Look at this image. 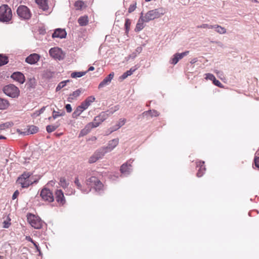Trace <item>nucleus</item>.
Segmentation results:
<instances>
[{"label":"nucleus","instance_id":"3c124183","mask_svg":"<svg viewBox=\"0 0 259 259\" xmlns=\"http://www.w3.org/2000/svg\"><path fill=\"white\" fill-rule=\"evenodd\" d=\"M178 58H177V57L175 56V55H173L172 57L171 58V59L169 61V62L170 64L175 65L178 62Z\"/></svg>","mask_w":259,"mask_h":259},{"label":"nucleus","instance_id":"c9c22d12","mask_svg":"<svg viewBox=\"0 0 259 259\" xmlns=\"http://www.w3.org/2000/svg\"><path fill=\"white\" fill-rule=\"evenodd\" d=\"M96 191L100 192V191L102 189L103 185L102 183L98 180V182H97L93 186Z\"/></svg>","mask_w":259,"mask_h":259},{"label":"nucleus","instance_id":"72a5a7b5","mask_svg":"<svg viewBox=\"0 0 259 259\" xmlns=\"http://www.w3.org/2000/svg\"><path fill=\"white\" fill-rule=\"evenodd\" d=\"M70 81L69 80H64L61 82H60L57 85V87L56 88V91L58 92L60 91L61 89L63 88L66 85V84L67 82H69Z\"/></svg>","mask_w":259,"mask_h":259},{"label":"nucleus","instance_id":"6e6552de","mask_svg":"<svg viewBox=\"0 0 259 259\" xmlns=\"http://www.w3.org/2000/svg\"><path fill=\"white\" fill-rule=\"evenodd\" d=\"M40 196L42 199L49 202L54 201V197L52 192L48 189L44 188L40 192Z\"/></svg>","mask_w":259,"mask_h":259},{"label":"nucleus","instance_id":"9d476101","mask_svg":"<svg viewBox=\"0 0 259 259\" xmlns=\"http://www.w3.org/2000/svg\"><path fill=\"white\" fill-rule=\"evenodd\" d=\"M104 149H99L97 150L94 154L90 157L89 160L90 163H93L96 162L98 160L102 158L105 155V152L103 151Z\"/></svg>","mask_w":259,"mask_h":259},{"label":"nucleus","instance_id":"2eb2a0df","mask_svg":"<svg viewBox=\"0 0 259 259\" xmlns=\"http://www.w3.org/2000/svg\"><path fill=\"white\" fill-rule=\"evenodd\" d=\"M11 78L20 83H23L25 81V77L20 72H16L11 75Z\"/></svg>","mask_w":259,"mask_h":259},{"label":"nucleus","instance_id":"ddd939ff","mask_svg":"<svg viewBox=\"0 0 259 259\" xmlns=\"http://www.w3.org/2000/svg\"><path fill=\"white\" fill-rule=\"evenodd\" d=\"M40 59V56L35 53L30 54L25 59V61L30 64H34L36 63Z\"/></svg>","mask_w":259,"mask_h":259},{"label":"nucleus","instance_id":"c756f323","mask_svg":"<svg viewBox=\"0 0 259 259\" xmlns=\"http://www.w3.org/2000/svg\"><path fill=\"white\" fill-rule=\"evenodd\" d=\"M59 126L60 124L58 122H56L54 124L47 125L46 127V130L48 133H51L55 131Z\"/></svg>","mask_w":259,"mask_h":259},{"label":"nucleus","instance_id":"ea45409f","mask_svg":"<svg viewBox=\"0 0 259 259\" xmlns=\"http://www.w3.org/2000/svg\"><path fill=\"white\" fill-rule=\"evenodd\" d=\"M60 185L63 188L67 187L69 183L66 181L64 178H61L60 180Z\"/></svg>","mask_w":259,"mask_h":259},{"label":"nucleus","instance_id":"b1692460","mask_svg":"<svg viewBox=\"0 0 259 259\" xmlns=\"http://www.w3.org/2000/svg\"><path fill=\"white\" fill-rule=\"evenodd\" d=\"M74 183H75V185H76V186L77 187V188L80 189L81 191V192L83 193L87 194L89 192H90L91 190V188H87V189H82V186H81V184L79 183V179L78 178H75Z\"/></svg>","mask_w":259,"mask_h":259},{"label":"nucleus","instance_id":"bb28decb","mask_svg":"<svg viewBox=\"0 0 259 259\" xmlns=\"http://www.w3.org/2000/svg\"><path fill=\"white\" fill-rule=\"evenodd\" d=\"M212 29H214L215 31L219 34H223L226 33V29L225 28L219 25H212Z\"/></svg>","mask_w":259,"mask_h":259},{"label":"nucleus","instance_id":"de8ad7c7","mask_svg":"<svg viewBox=\"0 0 259 259\" xmlns=\"http://www.w3.org/2000/svg\"><path fill=\"white\" fill-rule=\"evenodd\" d=\"M10 126H11V124L9 122H6L4 124H0V131L8 128Z\"/></svg>","mask_w":259,"mask_h":259},{"label":"nucleus","instance_id":"4be33fe9","mask_svg":"<svg viewBox=\"0 0 259 259\" xmlns=\"http://www.w3.org/2000/svg\"><path fill=\"white\" fill-rule=\"evenodd\" d=\"M36 4L43 11H47L49 9L48 0H35Z\"/></svg>","mask_w":259,"mask_h":259},{"label":"nucleus","instance_id":"5fc2aeb1","mask_svg":"<svg viewBox=\"0 0 259 259\" xmlns=\"http://www.w3.org/2000/svg\"><path fill=\"white\" fill-rule=\"evenodd\" d=\"M66 111L68 113H70L72 111V107L70 104H66L65 106Z\"/></svg>","mask_w":259,"mask_h":259},{"label":"nucleus","instance_id":"f257e3e1","mask_svg":"<svg viewBox=\"0 0 259 259\" xmlns=\"http://www.w3.org/2000/svg\"><path fill=\"white\" fill-rule=\"evenodd\" d=\"M31 176V172H24L18 177L17 183L20 185L22 188H28L29 186L37 182L36 180H34Z\"/></svg>","mask_w":259,"mask_h":259},{"label":"nucleus","instance_id":"bf43d9fd","mask_svg":"<svg viewBox=\"0 0 259 259\" xmlns=\"http://www.w3.org/2000/svg\"><path fill=\"white\" fill-rule=\"evenodd\" d=\"M40 114V112L38 110H37V111H35L33 113V116L34 117H36L38 116Z\"/></svg>","mask_w":259,"mask_h":259},{"label":"nucleus","instance_id":"c03bdc74","mask_svg":"<svg viewBox=\"0 0 259 259\" xmlns=\"http://www.w3.org/2000/svg\"><path fill=\"white\" fill-rule=\"evenodd\" d=\"M84 3L83 2L81 1H77L75 2L74 6L77 9H81L82 7L83 6Z\"/></svg>","mask_w":259,"mask_h":259},{"label":"nucleus","instance_id":"09e8293b","mask_svg":"<svg viewBox=\"0 0 259 259\" xmlns=\"http://www.w3.org/2000/svg\"><path fill=\"white\" fill-rule=\"evenodd\" d=\"M198 28H207V29H212V27L211 25H209L207 24H203L200 25H198L197 26Z\"/></svg>","mask_w":259,"mask_h":259},{"label":"nucleus","instance_id":"4468645a","mask_svg":"<svg viewBox=\"0 0 259 259\" xmlns=\"http://www.w3.org/2000/svg\"><path fill=\"white\" fill-rule=\"evenodd\" d=\"M114 75V72L110 73L107 77H106L99 84V89L102 88L107 85L113 79Z\"/></svg>","mask_w":259,"mask_h":259},{"label":"nucleus","instance_id":"423d86ee","mask_svg":"<svg viewBox=\"0 0 259 259\" xmlns=\"http://www.w3.org/2000/svg\"><path fill=\"white\" fill-rule=\"evenodd\" d=\"M17 13L19 17L23 19H29L31 16L29 9L23 5H21L18 8Z\"/></svg>","mask_w":259,"mask_h":259},{"label":"nucleus","instance_id":"c85d7f7f","mask_svg":"<svg viewBox=\"0 0 259 259\" xmlns=\"http://www.w3.org/2000/svg\"><path fill=\"white\" fill-rule=\"evenodd\" d=\"M79 24L81 26H86L89 22L88 17L87 16H81L78 19Z\"/></svg>","mask_w":259,"mask_h":259},{"label":"nucleus","instance_id":"aec40b11","mask_svg":"<svg viewBox=\"0 0 259 259\" xmlns=\"http://www.w3.org/2000/svg\"><path fill=\"white\" fill-rule=\"evenodd\" d=\"M83 89H79L73 92L72 94L69 95L68 98V101L71 102L72 100L76 99L78 96H80L81 93L83 92Z\"/></svg>","mask_w":259,"mask_h":259},{"label":"nucleus","instance_id":"49530a36","mask_svg":"<svg viewBox=\"0 0 259 259\" xmlns=\"http://www.w3.org/2000/svg\"><path fill=\"white\" fill-rule=\"evenodd\" d=\"M136 5H137L136 3H134L133 4H131L130 6V7L128 8V12L129 13H131L132 12H134L135 10V9H136V7H137Z\"/></svg>","mask_w":259,"mask_h":259},{"label":"nucleus","instance_id":"8fccbe9b","mask_svg":"<svg viewBox=\"0 0 259 259\" xmlns=\"http://www.w3.org/2000/svg\"><path fill=\"white\" fill-rule=\"evenodd\" d=\"M205 76H205V78L206 80H210L213 81L215 78L214 76L212 74H211V73H206V74H205Z\"/></svg>","mask_w":259,"mask_h":259},{"label":"nucleus","instance_id":"e433bc0d","mask_svg":"<svg viewBox=\"0 0 259 259\" xmlns=\"http://www.w3.org/2000/svg\"><path fill=\"white\" fill-rule=\"evenodd\" d=\"M8 63L7 57L0 54V66L4 65Z\"/></svg>","mask_w":259,"mask_h":259},{"label":"nucleus","instance_id":"9b49d317","mask_svg":"<svg viewBox=\"0 0 259 259\" xmlns=\"http://www.w3.org/2000/svg\"><path fill=\"white\" fill-rule=\"evenodd\" d=\"M119 140L118 139H114L110 141L106 147H103L101 149H104L103 151L105 152V154L108 152L111 151L113 150L116 146L118 144Z\"/></svg>","mask_w":259,"mask_h":259},{"label":"nucleus","instance_id":"864d4df0","mask_svg":"<svg viewBox=\"0 0 259 259\" xmlns=\"http://www.w3.org/2000/svg\"><path fill=\"white\" fill-rule=\"evenodd\" d=\"M59 116H60L59 115V112L55 111V110H54L53 112V115H52L53 118L54 119H55L56 118H57Z\"/></svg>","mask_w":259,"mask_h":259},{"label":"nucleus","instance_id":"6ab92c4d","mask_svg":"<svg viewBox=\"0 0 259 259\" xmlns=\"http://www.w3.org/2000/svg\"><path fill=\"white\" fill-rule=\"evenodd\" d=\"M144 22H145V18L143 16V13H141V16L137 23L135 31L139 32L144 27Z\"/></svg>","mask_w":259,"mask_h":259},{"label":"nucleus","instance_id":"603ef678","mask_svg":"<svg viewBox=\"0 0 259 259\" xmlns=\"http://www.w3.org/2000/svg\"><path fill=\"white\" fill-rule=\"evenodd\" d=\"M213 83L214 85H215L220 88L223 87V85L221 83V82L219 80L216 79V78H215V79L213 81Z\"/></svg>","mask_w":259,"mask_h":259},{"label":"nucleus","instance_id":"79ce46f5","mask_svg":"<svg viewBox=\"0 0 259 259\" xmlns=\"http://www.w3.org/2000/svg\"><path fill=\"white\" fill-rule=\"evenodd\" d=\"M189 53V51H185L182 53H176L175 54V56L177 57V58H178V61H179L180 59H182L184 57L187 55Z\"/></svg>","mask_w":259,"mask_h":259},{"label":"nucleus","instance_id":"a19ab883","mask_svg":"<svg viewBox=\"0 0 259 259\" xmlns=\"http://www.w3.org/2000/svg\"><path fill=\"white\" fill-rule=\"evenodd\" d=\"M119 106H115L112 108H111L109 110L106 111V112L108 113V116L113 114L115 111H117L119 109Z\"/></svg>","mask_w":259,"mask_h":259},{"label":"nucleus","instance_id":"680f3d73","mask_svg":"<svg viewBox=\"0 0 259 259\" xmlns=\"http://www.w3.org/2000/svg\"><path fill=\"white\" fill-rule=\"evenodd\" d=\"M45 109H46V107L44 106L40 110H39L38 111L40 112V113L41 114V113H42L44 112V111L45 110Z\"/></svg>","mask_w":259,"mask_h":259},{"label":"nucleus","instance_id":"a18cd8bd","mask_svg":"<svg viewBox=\"0 0 259 259\" xmlns=\"http://www.w3.org/2000/svg\"><path fill=\"white\" fill-rule=\"evenodd\" d=\"M131 24V20L129 19H126L125 22V28L126 30V32H128L130 29V27Z\"/></svg>","mask_w":259,"mask_h":259},{"label":"nucleus","instance_id":"e2e57ef3","mask_svg":"<svg viewBox=\"0 0 259 259\" xmlns=\"http://www.w3.org/2000/svg\"><path fill=\"white\" fill-rule=\"evenodd\" d=\"M27 240L32 242V243L34 242V241L32 240V238H31L30 237H26Z\"/></svg>","mask_w":259,"mask_h":259},{"label":"nucleus","instance_id":"58836bf2","mask_svg":"<svg viewBox=\"0 0 259 259\" xmlns=\"http://www.w3.org/2000/svg\"><path fill=\"white\" fill-rule=\"evenodd\" d=\"M125 122V119H120L118 124H116V128H114L110 133H112L113 131H116L117 130L119 129L120 127H121L122 125L124 124Z\"/></svg>","mask_w":259,"mask_h":259},{"label":"nucleus","instance_id":"37998d69","mask_svg":"<svg viewBox=\"0 0 259 259\" xmlns=\"http://www.w3.org/2000/svg\"><path fill=\"white\" fill-rule=\"evenodd\" d=\"M108 112H106V111L105 112H101L99 115V117H100V118L101 119V120H102V121L103 122L105 120H106L108 117Z\"/></svg>","mask_w":259,"mask_h":259},{"label":"nucleus","instance_id":"69168bd1","mask_svg":"<svg viewBox=\"0 0 259 259\" xmlns=\"http://www.w3.org/2000/svg\"><path fill=\"white\" fill-rule=\"evenodd\" d=\"M95 69V68L93 66H90L88 69V71H93Z\"/></svg>","mask_w":259,"mask_h":259},{"label":"nucleus","instance_id":"f704fd0d","mask_svg":"<svg viewBox=\"0 0 259 259\" xmlns=\"http://www.w3.org/2000/svg\"><path fill=\"white\" fill-rule=\"evenodd\" d=\"M87 71L84 72H74L71 74V76L72 78L80 77L86 74Z\"/></svg>","mask_w":259,"mask_h":259},{"label":"nucleus","instance_id":"338daca9","mask_svg":"<svg viewBox=\"0 0 259 259\" xmlns=\"http://www.w3.org/2000/svg\"><path fill=\"white\" fill-rule=\"evenodd\" d=\"M65 111H62V112H61V113H60V112H59V115H60V116H64V115H65Z\"/></svg>","mask_w":259,"mask_h":259},{"label":"nucleus","instance_id":"052dcab7","mask_svg":"<svg viewBox=\"0 0 259 259\" xmlns=\"http://www.w3.org/2000/svg\"><path fill=\"white\" fill-rule=\"evenodd\" d=\"M33 245H34L35 248L37 249V250L39 252H40V248L38 246V245L35 242H34V243H33Z\"/></svg>","mask_w":259,"mask_h":259},{"label":"nucleus","instance_id":"7c9ffc66","mask_svg":"<svg viewBox=\"0 0 259 259\" xmlns=\"http://www.w3.org/2000/svg\"><path fill=\"white\" fill-rule=\"evenodd\" d=\"M103 121L100 118V117H99V116L98 115L95 117L93 122H90L89 123L90 124H92V126L93 127V128H94L100 125V124Z\"/></svg>","mask_w":259,"mask_h":259},{"label":"nucleus","instance_id":"2f4dec72","mask_svg":"<svg viewBox=\"0 0 259 259\" xmlns=\"http://www.w3.org/2000/svg\"><path fill=\"white\" fill-rule=\"evenodd\" d=\"M84 110V109H83L81 105L78 106L72 113L73 117L75 118L78 116Z\"/></svg>","mask_w":259,"mask_h":259},{"label":"nucleus","instance_id":"13d9d810","mask_svg":"<svg viewBox=\"0 0 259 259\" xmlns=\"http://www.w3.org/2000/svg\"><path fill=\"white\" fill-rule=\"evenodd\" d=\"M19 192L18 190H16L13 194V196H12V199L13 200L15 199L19 195Z\"/></svg>","mask_w":259,"mask_h":259},{"label":"nucleus","instance_id":"20e7f679","mask_svg":"<svg viewBox=\"0 0 259 259\" xmlns=\"http://www.w3.org/2000/svg\"><path fill=\"white\" fill-rule=\"evenodd\" d=\"M12 14L10 8L7 5L0 7V21L9 22L12 18Z\"/></svg>","mask_w":259,"mask_h":259},{"label":"nucleus","instance_id":"cd10ccee","mask_svg":"<svg viewBox=\"0 0 259 259\" xmlns=\"http://www.w3.org/2000/svg\"><path fill=\"white\" fill-rule=\"evenodd\" d=\"M98 180H99L95 177H92L88 179L86 181V185L88 186V188H91V187H93L94 184L98 182Z\"/></svg>","mask_w":259,"mask_h":259},{"label":"nucleus","instance_id":"4c0bfd02","mask_svg":"<svg viewBox=\"0 0 259 259\" xmlns=\"http://www.w3.org/2000/svg\"><path fill=\"white\" fill-rule=\"evenodd\" d=\"M38 131V128L35 125H31L29 127L28 132L30 134H33L36 133Z\"/></svg>","mask_w":259,"mask_h":259},{"label":"nucleus","instance_id":"7ed1b4c3","mask_svg":"<svg viewBox=\"0 0 259 259\" xmlns=\"http://www.w3.org/2000/svg\"><path fill=\"white\" fill-rule=\"evenodd\" d=\"M3 92L6 95L12 98H18L20 95L19 88L13 84H9L4 87Z\"/></svg>","mask_w":259,"mask_h":259},{"label":"nucleus","instance_id":"393cba45","mask_svg":"<svg viewBox=\"0 0 259 259\" xmlns=\"http://www.w3.org/2000/svg\"><path fill=\"white\" fill-rule=\"evenodd\" d=\"M9 106L10 103L7 99L0 98V110L7 109Z\"/></svg>","mask_w":259,"mask_h":259},{"label":"nucleus","instance_id":"5701e85b","mask_svg":"<svg viewBox=\"0 0 259 259\" xmlns=\"http://www.w3.org/2000/svg\"><path fill=\"white\" fill-rule=\"evenodd\" d=\"M138 68L139 66L138 65H135L132 67L129 70L124 72L120 77L122 79H125L128 76L131 75L137 69H138Z\"/></svg>","mask_w":259,"mask_h":259},{"label":"nucleus","instance_id":"473e14b6","mask_svg":"<svg viewBox=\"0 0 259 259\" xmlns=\"http://www.w3.org/2000/svg\"><path fill=\"white\" fill-rule=\"evenodd\" d=\"M143 50L142 47H138L135 52H133L132 54L129 56V58L134 59L136 58L138 54H140Z\"/></svg>","mask_w":259,"mask_h":259},{"label":"nucleus","instance_id":"774afa93","mask_svg":"<svg viewBox=\"0 0 259 259\" xmlns=\"http://www.w3.org/2000/svg\"><path fill=\"white\" fill-rule=\"evenodd\" d=\"M196 62V59H193L191 61V63H194Z\"/></svg>","mask_w":259,"mask_h":259},{"label":"nucleus","instance_id":"a211bd4d","mask_svg":"<svg viewBox=\"0 0 259 259\" xmlns=\"http://www.w3.org/2000/svg\"><path fill=\"white\" fill-rule=\"evenodd\" d=\"M56 199L57 201L62 205L65 203V197L62 190H57L56 191Z\"/></svg>","mask_w":259,"mask_h":259},{"label":"nucleus","instance_id":"0eeeda50","mask_svg":"<svg viewBox=\"0 0 259 259\" xmlns=\"http://www.w3.org/2000/svg\"><path fill=\"white\" fill-rule=\"evenodd\" d=\"M49 54L52 58L59 60H62L64 58L62 50L58 47L51 48L49 51Z\"/></svg>","mask_w":259,"mask_h":259},{"label":"nucleus","instance_id":"dca6fc26","mask_svg":"<svg viewBox=\"0 0 259 259\" xmlns=\"http://www.w3.org/2000/svg\"><path fill=\"white\" fill-rule=\"evenodd\" d=\"M67 33L65 29L58 28L55 30L52 34L53 38H64L66 36Z\"/></svg>","mask_w":259,"mask_h":259},{"label":"nucleus","instance_id":"412c9836","mask_svg":"<svg viewBox=\"0 0 259 259\" xmlns=\"http://www.w3.org/2000/svg\"><path fill=\"white\" fill-rule=\"evenodd\" d=\"M204 161H200L199 163L197 164V167H199L197 173V176L198 177L202 176L205 171V167L204 166Z\"/></svg>","mask_w":259,"mask_h":259},{"label":"nucleus","instance_id":"0e129e2a","mask_svg":"<svg viewBox=\"0 0 259 259\" xmlns=\"http://www.w3.org/2000/svg\"><path fill=\"white\" fill-rule=\"evenodd\" d=\"M215 44H218L220 47H223V44L220 41H214Z\"/></svg>","mask_w":259,"mask_h":259},{"label":"nucleus","instance_id":"a878e982","mask_svg":"<svg viewBox=\"0 0 259 259\" xmlns=\"http://www.w3.org/2000/svg\"><path fill=\"white\" fill-rule=\"evenodd\" d=\"M93 128V127L92 126V124H90V123H88L85 127L82 129L79 134V137H82L87 134H88L91 130Z\"/></svg>","mask_w":259,"mask_h":259},{"label":"nucleus","instance_id":"4d7b16f0","mask_svg":"<svg viewBox=\"0 0 259 259\" xmlns=\"http://www.w3.org/2000/svg\"><path fill=\"white\" fill-rule=\"evenodd\" d=\"M254 164L255 166L259 168V157L254 158Z\"/></svg>","mask_w":259,"mask_h":259},{"label":"nucleus","instance_id":"f8f14e48","mask_svg":"<svg viewBox=\"0 0 259 259\" xmlns=\"http://www.w3.org/2000/svg\"><path fill=\"white\" fill-rule=\"evenodd\" d=\"M158 115L159 113L156 110H149L148 111H145L142 114L139 115L138 116V119L145 117H146L147 119H148L149 117H156L158 116Z\"/></svg>","mask_w":259,"mask_h":259},{"label":"nucleus","instance_id":"f3484780","mask_svg":"<svg viewBox=\"0 0 259 259\" xmlns=\"http://www.w3.org/2000/svg\"><path fill=\"white\" fill-rule=\"evenodd\" d=\"M95 100L94 96H91L88 97L83 102L81 103L80 105L82 107L83 109H87L91 104Z\"/></svg>","mask_w":259,"mask_h":259},{"label":"nucleus","instance_id":"6e6d98bb","mask_svg":"<svg viewBox=\"0 0 259 259\" xmlns=\"http://www.w3.org/2000/svg\"><path fill=\"white\" fill-rule=\"evenodd\" d=\"M9 222H10V221H5L3 223V224H4L3 228H8L11 224Z\"/></svg>","mask_w":259,"mask_h":259},{"label":"nucleus","instance_id":"1a4fd4ad","mask_svg":"<svg viewBox=\"0 0 259 259\" xmlns=\"http://www.w3.org/2000/svg\"><path fill=\"white\" fill-rule=\"evenodd\" d=\"M133 160H130L125 163L123 164L120 167V171L122 175L126 176L132 171V163Z\"/></svg>","mask_w":259,"mask_h":259},{"label":"nucleus","instance_id":"39448f33","mask_svg":"<svg viewBox=\"0 0 259 259\" xmlns=\"http://www.w3.org/2000/svg\"><path fill=\"white\" fill-rule=\"evenodd\" d=\"M27 220L30 225L35 229H40L43 224V222L38 217L30 214L27 217Z\"/></svg>","mask_w":259,"mask_h":259},{"label":"nucleus","instance_id":"f03ea898","mask_svg":"<svg viewBox=\"0 0 259 259\" xmlns=\"http://www.w3.org/2000/svg\"><path fill=\"white\" fill-rule=\"evenodd\" d=\"M166 12L163 8H158L148 11L144 16L145 22H148L156 18H158L163 15Z\"/></svg>","mask_w":259,"mask_h":259}]
</instances>
